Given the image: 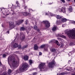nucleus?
Segmentation results:
<instances>
[{
  "label": "nucleus",
  "instance_id": "nucleus-1",
  "mask_svg": "<svg viewBox=\"0 0 75 75\" xmlns=\"http://www.w3.org/2000/svg\"><path fill=\"white\" fill-rule=\"evenodd\" d=\"M8 62L11 68H14L17 67L18 64V62L15 61L14 57L10 56L8 58Z\"/></svg>",
  "mask_w": 75,
  "mask_h": 75
},
{
  "label": "nucleus",
  "instance_id": "nucleus-2",
  "mask_svg": "<svg viewBox=\"0 0 75 75\" xmlns=\"http://www.w3.org/2000/svg\"><path fill=\"white\" fill-rule=\"evenodd\" d=\"M67 34L69 37V38H75V28L73 29L70 30L69 33H67Z\"/></svg>",
  "mask_w": 75,
  "mask_h": 75
},
{
  "label": "nucleus",
  "instance_id": "nucleus-3",
  "mask_svg": "<svg viewBox=\"0 0 75 75\" xmlns=\"http://www.w3.org/2000/svg\"><path fill=\"white\" fill-rule=\"evenodd\" d=\"M28 67V65L26 63L23 64L22 66L19 68V71L21 72H24L27 69V68Z\"/></svg>",
  "mask_w": 75,
  "mask_h": 75
},
{
  "label": "nucleus",
  "instance_id": "nucleus-4",
  "mask_svg": "<svg viewBox=\"0 0 75 75\" xmlns=\"http://www.w3.org/2000/svg\"><path fill=\"white\" fill-rule=\"evenodd\" d=\"M45 65V63H40L39 65V68H40V71H44L45 67H44Z\"/></svg>",
  "mask_w": 75,
  "mask_h": 75
},
{
  "label": "nucleus",
  "instance_id": "nucleus-5",
  "mask_svg": "<svg viewBox=\"0 0 75 75\" xmlns=\"http://www.w3.org/2000/svg\"><path fill=\"white\" fill-rule=\"evenodd\" d=\"M55 64H56V63H55L54 60H53V61H52L51 62H50L49 63L48 67L49 68H53Z\"/></svg>",
  "mask_w": 75,
  "mask_h": 75
},
{
  "label": "nucleus",
  "instance_id": "nucleus-6",
  "mask_svg": "<svg viewBox=\"0 0 75 75\" xmlns=\"http://www.w3.org/2000/svg\"><path fill=\"white\" fill-rule=\"evenodd\" d=\"M43 22L44 24H45V27L46 28H48L50 26V23L47 21H43Z\"/></svg>",
  "mask_w": 75,
  "mask_h": 75
},
{
  "label": "nucleus",
  "instance_id": "nucleus-7",
  "mask_svg": "<svg viewBox=\"0 0 75 75\" xmlns=\"http://www.w3.org/2000/svg\"><path fill=\"white\" fill-rule=\"evenodd\" d=\"M25 35L23 33H20V38L22 41H23L25 39Z\"/></svg>",
  "mask_w": 75,
  "mask_h": 75
},
{
  "label": "nucleus",
  "instance_id": "nucleus-8",
  "mask_svg": "<svg viewBox=\"0 0 75 75\" xmlns=\"http://www.w3.org/2000/svg\"><path fill=\"white\" fill-rule=\"evenodd\" d=\"M14 22H11L10 24V26H9V29L11 30V29H13L14 27H15V25H14Z\"/></svg>",
  "mask_w": 75,
  "mask_h": 75
},
{
  "label": "nucleus",
  "instance_id": "nucleus-9",
  "mask_svg": "<svg viewBox=\"0 0 75 75\" xmlns=\"http://www.w3.org/2000/svg\"><path fill=\"white\" fill-rule=\"evenodd\" d=\"M60 12H63L64 13H65L66 11L65 8L64 7H62L61 9H59Z\"/></svg>",
  "mask_w": 75,
  "mask_h": 75
},
{
  "label": "nucleus",
  "instance_id": "nucleus-10",
  "mask_svg": "<svg viewBox=\"0 0 75 75\" xmlns=\"http://www.w3.org/2000/svg\"><path fill=\"white\" fill-rule=\"evenodd\" d=\"M23 15L24 16H30L31 14L27 12H25L23 13Z\"/></svg>",
  "mask_w": 75,
  "mask_h": 75
},
{
  "label": "nucleus",
  "instance_id": "nucleus-11",
  "mask_svg": "<svg viewBox=\"0 0 75 75\" xmlns=\"http://www.w3.org/2000/svg\"><path fill=\"white\" fill-rule=\"evenodd\" d=\"M58 36L60 37H62V38H66V37L65 36L63 35H61V33H59L58 34Z\"/></svg>",
  "mask_w": 75,
  "mask_h": 75
},
{
  "label": "nucleus",
  "instance_id": "nucleus-12",
  "mask_svg": "<svg viewBox=\"0 0 75 75\" xmlns=\"http://www.w3.org/2000/svg\"><path fill=\"white\" fill-rule=\"evenodd\" d=\"M23 20H19L16 24L17 25H19V24H21L23 22Z\"/></svg>",
  "mask_w": 75,
  "mask_h": 75
},
{
  "label": "nucleus",
  "instance_id": "nucleus-13",
  "mask_svg": "<svg viewBox=\"0 0 75 75\" xmlns=\"http://www.w3.org/2000/svg\"><path fill=\"white\" fill-rule=\"evenodd\" d=\"M23 59L25 61H27V60H28V56H25L23 57Z\"/></svg>",
  "mask_w": 75,
  "mask_h": 75
},
{
  "label": "nucleus",
  "instance_id": "nucleus-14",
  "mask_svg": "<svg viewBox=\"0 0 75 75\" xmlns=\"http://www.w3.org/2000/svg\"><path fill=\"white\" fill-rule=\"evenodd\" d=\"M62 20L61 21L62 22H63V23H64V22H65L66 21V18L63 17L62 18Z\"/></svg>",
  "mask_w": 75,
  "mask_h": 75
},
{
  "label": "nucleus",
  "instance_id": "nucleus-15",
  "mask_svg": "<svg viewBox=\"0 0 75 75\" xmlns=\"http://www.w3.org/2000/svg\"><path fill=\"white\" fill-rule=\"evenodd\" d=\"M57 26H54L52 29V30L53 31H54L57 30Z\"/></svg>",
  "mask_w": 75,
  "mask_h": 75
},
{
  "label": "nucleus",
  "instance_id": "nucleus-16",
  "mask_svg": "<svg viewBox=\"0 0 75 75\" xmlns=\"http://www.w3.org/2000/svg\"><path fill=\"white\" fill-rule=\"evenodd\" d=\"M38 47L37 46V45H34V48L35 50H37L38 49Z\"/></svg>",
  "mask_w": 75,
  "mask_h": 75
},
{
  "label": "nucleus",
  "instance_id": "nucleus-17",
  "mask_svg": "<svg viewBox=\"0 0 75 75\" xmlns=\"http://www.w3.org/2000/svg\"><path fill=\"white\" fill-rule=\"evenodd\" d=\"M51 52H54L55 53H57V50L54 49H52L51 50Z\"/></svg>",
  "mask_w": 75,
  "mask_h": 75
},
{
  "label": "nucleus",
  "instance_id": "nucleus-18",
  "mask_svg": "<svg viewBox=\"0 0 75 75\" xmlns=\"http://www.w3.org/2000/svg\"><path fill=\"white\" fill-rule=\"evenodd\" d=\"M13 46H14V47H17L18 45L17 43H14L13 44Z\"/></svg>",
  "mask_w": 75,
  "mask_h": 75
},
{
  "label": "nucleus",
  "instance_id": "nucleus-19",
  "mask_svg": "<svg viewBox=\"0 0 75 75\" xmlns=\"http://www.w3.org/2000/svg\"><path fill=\"white\" fill-rule=\"evenodd\" d=\"M69 12H71L72 11V7L71 6H70L69 8Z\"/></svg>",
  "mask_w": 75,
  "mask_h": 75
},
{
  "label": "nucleus",
  "instance_id": "nucleus-20",
  "mask_svg": "<svg viewBox=\"0 0 75 75\" xmlns=\"http://www.w3.org/2000/svg\"><path fill=\"white\" fill-rule=\"evenodd\" d=\"M62 17H63V16H61L59 15H57V19H60V18H62Z\"/></svg>",
  "mask_w": 75,
  "mask_h": 75
},
{
  "label": "nucleus",
  "instance_id": "nucleus-21",
  "mask_svg": "<svg viewBox=\"0 0 75 75\" xmlns=\"http://www.w3.org/2000/svg\"><path fill=\"white\" fill-rule=\"evenodd\" d=\"M55 43L57 45L59 46L60 45V44L58 42V41L57 40H55Z\"/></svg>",
  "mask_w": 75,
  "mask_h": 75
},
{
  "label": "nucleus",
  "instance_id": "nucleus-22",
  "mask_svg": "<svg viewBox=\"0 0 75 75\" xmlns=\"http://www.w3.org/2000/svg\"><path fill=\"white\" fill-rule=\"evenodd\" d=\"M27 47H28V45H25V46H23L21 48L22 49H23V50H24V48H27Z\"/></svg>",
  "mask_w": 75,
  "mask_h": 75
},
{
  "label": "nucleus",
  "instance_id": "nucleus-23",
  "mask_svg": "<svg viewBox=\"0 0 75 75\" xmlns=\"http://www.w3.org/2000/svg\"><path fill=\"white\" fill-rule=\"evenodd\" d=\"M25 30V28L23 27H21V31H24Z\"/></svg>",
  "mask_w": 75,
  "mask_h": 75
},
{
  "label": "nucleus",
  "instance_id": "nucleus-24",
  "mask_svg": "<svg viewBox=\"0 0 75 75\" xmlns=\"http://www.w3.org/2000/svg\"><path fill=\"white\" fill-rule=\"evenodd\" d=\"M29 62L30 64H29V65H31V64L33 63V61L31 60H30L29 61Z\"/></svg>",
  "mask_w": 75,
  "mask_h": 75
},
{
  "label": "nucleus",
  "instance_id": "nucleus-25",
  "mask_svg": "<svg viewBox=\"0 0 75 75\" xmlns=\"http://www.w3.org/2000/svg\"><path fill=\"white\" fill-rule=\"evenodd\" d=\"M45 47V45H41L40 47V48H44Z\"/></svg>",
  "mask_w": 75,
  "mask_h": 75
},
{
  "label": "nucleus",
  "instance_id": "nucleus-26",
  "mask_svg": "<svg viewBox=\"0 0 75 75\" xmlns=\"http://www.w3.org/2000/svg\"><path fill=\"white\" fill-rule=\"evenodd\" d=\"M16 4H17V7H20V5H19V3H18V2L16 1Z\"/></svg>",
  "mask_w": 75,
  "mask_h": 75
},
{
  "label": "nucleus",
  "instance_id": "nucleus-27",
  "mask_svg": "<svg viewBox=\"0 0 75 75\" xmlns=\"http://www.w3.org/2000/svg\"><path fill=\"white\" fill-rule=\"evenodd\" d=\"M11 72H12V71L10 69L8 70V74H11Z\"/></svg>",
  "mask_w": 75,
  "mask_h": 75
},
{
  "label": "nucleus",
  "instance_id": "nucleus-28",
  "mask_svg": "<svg viewBox=\"0 0 75 75\" xmlns=\"http://www.w3.org/2000/svg\"><path fill=\"white\" fill-rule=\"evenodd\" d=\"M31 30V28H28V29L26 30V31L27 32H28V33H29L30 32V31Z\"/></svg>",
  "mask_w": 75,
  "mask_h": 75
},
{
  "label": "nucleus",
  "instance_id": "nucleus-29",
  "mask_svg": "<svg viewBox=\"0 0 75 75\" xmlns=\"http://www.w3.org/2000/svg\"><path fill=\"white\" fill-rule=\"evenodd\" d=\"M37 25H35L34 26V30H37Z\"/></svg>",
  "mask_w": 75,
  "mask_h": 75
},
{
  "label": "nucleus",
  "instance_id": "nucleus-30",
  "mask_svg": "<svg viewBox=\"0 0 75 75\" xmlns=\"http://www.w3.org/2000/svg\"><path fill=\"white\" fill-rule=\"evenodd\" d=\"M48 50V48L47 47H45L44 50V51H47Z\"/></svg>",
  "mask_w": 75,
  "mask_h": 75
},
{
  "label": "nucleus",
  "instance_id": "nucleus-31",
  "mask_svg": "<svg viewBox=\"0 0 75 75\" xmlns=\"http://www.w3.org/2000/svg\"><path fill=\"white\" fill-rule=\"evenodd\" d=\"M0 75H7V73H6V72H4L2 74H0Z\"/></svg>",
  "mask_w": 75,
  "mask_h": 75
},
{
  "label": "nucleus",
  "instance_id": "nucleus-32",
  "mask_svg": "<svg viewBox=\"0 0 75 75\" xmlns=\"http://www.w3.org/2000/svg\"><path fill=\"white\" fill-rule=\"evenodd\" d=\"M60 21H57V23L58 25H59V24H60Z\"/></svg>",
  "mask_w": 75,
  "mask_h": 75
},
{
  "label": "nucleus",
  "instance_id": "nucleus-33",
  "mask_svg": "<svg viewBox=\"0 0 75 75\" xmlns=\"http://www.w3.org/2000/svg\"><path fill=\"white\" fill-rule=\"evenodd\" d=\"M65 74V72H62L61 73H60V75H64Z\"/></svg>",
  "mask_w": 75,
  "mask_h": 75
},
{
  "label": "nucleus",
  "instance_id": "nucleus-34",
  "mask_svg": "<svg viewBox=\"0 0 75 75\" xmlns=\"http://www.w3.org/2000/svg\"><path fill=\"white\" fill-rule=\"evenodd\" d=\"M6 55L4 54L3 55V58H5V57H6Z\"/></svg>",
  "mask_w": 75,
  "mask_h": 75
},
{
  "label": "nucleus",
  "instance_id": "nucleus-35",
  "mask_svg": "<svg viewBox=\"0 0 75 75\" xmlns=\"http://www.w3.org/2000/svg\"><path fill=\"white\" fill-rule=\"evenodd\" d=\"M18 47L19 49H20V48H21V45H19L18 46Z\"/></svg>",
  "mask_w": 75,
  "mask_h": 75
},
{
  "label": "nucleus",
  "instance_id": "nucleus-36",
  "mask_svg": "<svg viewBox=\"0 0 75 75\" xmlns=\"http://www.w3.org/2000/svg\"><path fill=\"white\" fill-rule=\"evenodd\" d=\"M12 8H16V7L12 5Z\"/></svg>",
  "mask_w": 75,
  "mask_h": 75
},
{
  "label": "nucleus",
  "instance_id": "nucleus-37",
  "mask_svg": "<svg viewBox=\"0 0 75 75\" xmlns=\"http://www.w3.org/2000/svg\"><path fill=\"white\" fill-rule=\"evenodd\" d=\"M50 14L51 15V16H54V15L51 13H50Z\"/></svg>",
  "mask_w": 75,
  "mask_h": 75
},
{
  "label": "nucleus",
  "instance_id": "nucleus-38",
  "mask_svg": "<svg viewBox=\"0 0 75 75\" xmlns=\"http://www.w3.org/2000/svg\"><path fill=\"white\" fill-rule=\"evenodd\" d=\"M37 73L36 72H35L33 73V75H37Z\"/></svg>",
  "mask_w": 75,
  "mask_h": 75
},
{
  "label": "nucleus",
  "instance_id": "nucleus-39",
  "mask_svg": "<svg viewBox=\"0 0 75 75\" xmlns=\"http://www.w3.org/2000/svg\"><path fill=\"white\" fill-rule=\"evenodd\" d=\"M67 71H71V69H69V67L68 69H67Z\"/></svg>",
  "mask_w": 75,
  "mask_h": 75
},
{
  "label": "nucleus",
  "instance_id": "nucleus-40",
  "mask_svg": "<svg viewBox=\"0 0 75 75\" xmlns=\"http://www.w3.org/2000/svg\"><path fill=\"white\" fill-rule=\"evenodd\" d=\"M73 43H70V45H71V44L72 45H75V44H74Z\"/></svg>",
  "mask_w": 75,
  "mask_h": 75
},
{
  "label": "nucleus",
  "instance_id": "nucleus-41",
  "mask_svg": "<svg viewBox=\"0 0 75 75\" xmlns=\"http://www.w3.org/2000/svg\"><path fill=\"white\" fill-rule=\"evenodd\" d=\"M61 1H62V2H63L64 3L65 2V0H61Z\"/></svg>",
  "mask_w": 75,
  "mask_h": 75
},
{
  "label": "nucleus",
  "instance_id": "nucleus-42",
  "mask_svg": "<svg viewBox=\"0 0 75 75\" xmlns=\"http://www.w3.org/2000/svg\"><path fill=\"white\" fill-rule=\"evenodd\" d=\"M39 55H42V53L39 52Z\"/></svg>",
  "mask_w": 75,
  "mask_h": 75
},
{
  "label": "nucleus",
  "instance_id": "nucleus-43",
  "mask_svg": "<svg viewBox=\"0 0 75 75\" xmlns=\"http://www.w3.org/2000/svg\"><path fill=\"white\" fill-rule=\"evenodd\" d=\"M62 27H65V25H62Z\"/></svg>",
  "mask_w": 75,
  "mask_h": 75
},
{
  "label": "nucleus",
  "instance_id": "nucleus-44",
  "mask_svg": "<svg viewBox=\"0 0 75 75\" xmlns=\"http://www.w3.org/2000/svg\"><path fill=\"white\" fill-rule=\"evenodd\" d=\"M52 40H51L49 42V44H50V43H52Z\"/></svg>",
  "mask_w": 75,
  "mask_h": 75
},
{
  "label": "nucleus",
  "instance_id": "nucleus-45",
  "mask_svg": "<svg viewBox=\"0 0 75 75\" xmlns=\"http://www.w3.org/2000/svg\"><path fill=\"white\" fill-rule=\"evenodd\" d=\"M37 31H40V30L39 29H37Z\"/></svg>",
  "mask_w": 75,
  "mask_h": 75
},
{
  "label": "nucleus",
  "instance_id": "nucleus-46",
  "mask_svg": "<svg viewBox=\"0 0 75 75\" xmlns=\"http://www.w3.org/2000/svg\"><path fill=\"white\" fill-rule=\"evenodd\" d=\"M27 6H25L24 8L25 9H26L27 8Z\"/></svg>",
  "mask_w": 75,
  "mask_h": 75
},
{
  "label": "nucleus",
  "instance_id": "nucleus-47",
  "mask_svg": "<svg viewBox=\"0 0 75 75\" xmlns=\"http://www.w3.org/2000/svg\"><path fill=\"white\" fill-rule=\"evenodd\" d=\"M73 23L74 24H75V21H73Z\"/></svg>",
  "mask_w": 75,
  "mask_h": 75
},
{
  "label": "nucleus",
  "instance_id": "nucleus-48",
  "mask_svg": "<svg viewBox=\"0 0 75 75\" xmlns=\"http://www.w3.org/2000/svg\"><path fill=\"white\" fill-rule=\"evenodd\" d=\"M25 24H28V23L27 22H26L25 23Z\"/></svg>",
  "mask_w": 75,
  "mask_h": 75
},
{
  "label": "nucleus",
  "instance_id": "nucleus-49",
  "mask_svg": "<svg viewBox=\"0 0 75 75\" xmlns=\"http://www.w3.org/2000/svg\"><path fill=\"white\" fill-rule=\"evenodd\" d=\"M60 74H61L60 73V74H57V75H61Z\"/></svg>",
  "mask_w": 75,
  "mask_h": 75
},
{
  "label": "nucleus",
  "instance_id": "nucleus-50",
  "mask_svg": "<svg viewBox=\"0 0 75 75\" xmlns=\"http://www.w3.org/2000/svg\"><path fill=\"white\" fill-rule=\"evenodd\" d=\"M7 33H8V34H9V31H7Z\"/></svg>",
  "mask_w": 75,
  "mask_h": 75
},
{
  "label": "nucleus",
  "instance_id": "nucleus-51",
  "mask_svg": "<svg viewBox=\"0 0 75 75\" xmlns=\"http://www.w3.org/2000/svg\"><path fill=\"white\" fill-rule=\"evenodd\" d=\"M1 62H0V66H1Z\"/></svg>",
  "mask_w": 75,
  "mask_h": 75
},
{
  "label": "nucleus",
  "instance_id": "nucleus-52",
  "mask_svg": "<svg viewBox=\"0 0 75 75\" xmlns=\"http://www.w3.org/2000/svg\"><path fill=\"white\" fill-rule=\"evenodd\" d=\"M48 14L47 13H46L45 15H48Z\"/></svg>",
  "mask_w": 75,
  "mask_h": 75
},
{
  "label": "nucleus",
  "instance_id": "nucleus-53",
  "mask_svg": "<svg viewBox=\"0 0 75 75\" xmlns=\"http://www.w3.org/2000/svg\"><path fill=\"white\" fill-rule=\"evenodd\" d=\"M71 62V61L70 60H69V62Z\"/></svg>",
  "mask_w": 75,
  "mask_h": 75
},
{
  "label": "nucleus",
  "instance_id": "nucleus-54",
  "mask_svg": "<svg viewBox=\"0 0 75 75\" xmlns=\"http://www.w3.org/2000/svg\"><path fill=\"white\" fill-rule=\"evenodd\" d=\"M14 12H13V13H12L13 15H14Z\"/></svg>",
  "mask_w": 75,
  "mask_h": 75
},
{
  "label": "nucleus",
  "instance_id": "nucleus-55",
  "mask_svg": "<svg viewBox=\"0 0 75 75\" xmlns=\"http://www.w3.org/2000/svg\"><path fill=\"white\" fill-rule=\"evenodd\" d=\"M2 27H4V26H3V25H2Z\"/></svg>",
  "mask_w": 75,
  "mask_h": 75
},
{
  "label": "nucleus",
  "instance_id": "nucleus-56",
  "mask_svg": "<svg viewBox=\"0 0 75 75\" xmlns=\"http://www.w3.org/2000/svg\"><path fill=\"white\" fill-rule=\"evenodd\" d=\"M8 6H11V5H8Z\"/></svg>",
  "mask_w": 75,
  "mask_h": 75
},
{
  "label": "nucleus",
  "instance_id": "nucleus-57",
  "mask_svg": "<svg viewBox=\"0 0 75 75\" xmlns=\"http://www.w3.org/2000/svg\"><path fill=\"white\" fill-rule=\"evenodd\" d=\"M70 0H67V1H70Z\"/></svg>",
  "mask_w": 75,
  "mask_h": 75
},
{
  "label": "nucleus",
  "instance_id": "nucleus-58",
  "mask_svg": "<svg viewBox=\"0 0 75 75\" xmlns=\"http://www.w3.org/2000/svg\"><path fill=\"white\" fill-rule=\"evenodd\" d=\"M61 69V68H59V69Z\"/></svg>",
  "mask_w": 75,
  "mask_h": 75
},
{
  "label": "nucleus",
  "instance_id": "nucleus-59",
  "mask_svg": "<svg viewBox=\"0 0 75 75\" xmlns=\"http://www.w3.org/2000/svg\"><path fill=\"white\" fill-rule=\"evenodd\" d=\"M59 39H60V38H59Z\"/></svg>",
  "mask_w": 75,
  "mask_h": 75
},
{
  "label": "nucleus",
  "instance_id": "nucleus-60",
  "mask_svg": "<svg viewBox=\"0 0 75 75\" xmlns=\"http://www.w3.org/2000/svg\"><path fill=\"white\" fill-rule=\"evenodd\" d=\"M67 19H66V21H67Z\"/></svg>",
  "mask_w": 75,
  "mask_h": 75
},
{
  "label": "nucleus",
  "instance_id": "nucleus-61",
  "mask_svg": "<svg viewBox=\"0 0 75 75\" xmlns=\"http://www.w3.org/2000/svg\"><path fill=\"white\" fill-rule=\"evenodd\" d=\"M3 8V9H4V8Z\"/></svg>",
  "mask_w": 75,
  "mask_h": 75
},
{
  "label": "nucleus",
  "instance_id": "nucleus-62",
  "mask_svg": "<svg viewBox=\"0 0 75 75\" xmlns=\"http://www.w3.org/2000/svg\"><path fill=\"white\" fill-rule=\"evenodd\" d=\"M10 8H11V7H10Z\"/></svg>",
  "mask_w": 75,
  "mask_h": 75
},
{
  "label": "nucleus",
  "instance_id": "nucleus-63",
  "mask_svg": "<svg viewBox=\"0 0 75 75\" xmlns=\"http://www.w3.org/2000/svg\"><path fill=\"white\" fill-rule=\"evenodd\" d=\"M58 9H59V8H58Z\"/></svg>",
  "mask_w": 75,
  "mask_h": 75
},
{
  "label": "nucleus",
  "instance_id": "nucleus-64",
  "mask_svg": "<svg viewBox=\"0 0 75 75\" xmlns=\"http://www.w3.org/2000/svg\"><path fill=\"white\" fill-rule=\"evenodd\" d=\"M74 1L75 2V0H74Z\"/></svg>",
  "mask_w": 75,
  "mask_h": 75
}]
</instances>
